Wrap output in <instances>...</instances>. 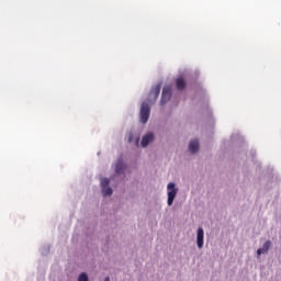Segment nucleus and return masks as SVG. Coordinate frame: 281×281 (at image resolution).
Here are the masks:
<instances>
[{"label":"nucleus","mask_w":281,"mask_h":281,"mask_svg":"<svg viewBox=\"0 0 281 281\" xmlns=\"http://www.w3.org/2000/svg\"><path fill=\"white\" fill-rule=\"evenodd\" d=\"M140 122L142 124H146L150 117V105L148 102H143L140 106Z\"/></svg>","instance_id":"1"},{"label":"nucleus","mask_w":281,"mask_h":281,"mask_svg":"<svg viewBox=\"0 0 281 281\" xmlns=\"http://www.w3.org/2000/svg\"><path fill=\"white\" fill-rule=\"evenodd\" d=\"M168 189V205H172V203H175V199L177 198V192H179V189H176V186L173 182H170L167 186Z\"/></svg>","instance_id":"2"},{"label":"nucleus","mask_w":281,"mask_h":281,"mask_svg":"<svg viewBox=\"0 0 281 281\" xmlns=\"http://www.w3.org/2000/svg\"><path fill=\"white\" fill-rule=\"evenodd\" d=\"M170 98H172V88H170V86H166L162 89L160 104H166V102H168L170 100Z\"/></svg>","instance_id":"3"},{"label":"nucleus","mask_w":281,"mask_h":281,"mask_svg":"<svg viewBox=\"0 0 281 281\" xmlns=\"http://www.w3.org/2000/svg\"><path fill=\"white\" fill-rule=\"evenodd\" d=\"M159 93H161V85H156L149 92V102H156Z\"/></svg>","instance_id":"4"},{"label":"nucleus","mask_w":281,"mask_h":281,"mask_svg":"<svg viewBox=\"0 0 281 281\" xmlns=\"http://www.w3.org/2000/svg\"><path fill=\"white\" fill-rule=\"evenodd\" d=\"M205 236V232L203 231L202 227L198 228V235H196V244L199 249H203V238Z\"/></svg>","instance_id":"5"},{"label":"nucleus","mask_w":281,"mask_h":281,"mask_svg":"<svg viewBox=\"0 0 281 281\" xmlns=\"http://www.w3.org/2000/svg\"><path fill=\"white\" fill-rule=\"evenodd\" d=\"M155 139V136L153 135V133H148L147 135L143 136L140 146L143 148H146V146H148V144H150V142H153Z\"/></svg>","instance_id":"6"},{"label":"nucleus","mask_w":281,"mask_h":281,"mask_svg":"<svg viewBox=\"0 0 281 281\" xmlns=\"http://www.w3.org/2000/svg\"><path fill=\"white\" fill-rule=\"evenodd\" d=\"M269 249H271V240H267V241L263 244L262 248H259V249L257 250V255H258V256H262V254H267V251H269Z\"/></svg>","instance_id":"7"},{"label":"nucleus","mask_w":281,"mask_h":281,"mask_svg":"<svg viewBox=\"0 0 281 281\" xmlns=\"http://www.w3.org/2000/svg\"><path fill=\"white\" fill-rule=\"evenodd\" d=\"M186 79L179 77L178 79H176V87L178 89V91H183V89H186Z\"/></svg>","instance_id":"8"},{"label":"nucleus","mask_w":281,"mask_h":281,"mask_svg":"<svg viewBox=\"0 0 281 281\" xmlns=\"http://www.w3.org/2000/svg\"><path fill=\"white\" fill-rule=\"evenodd\" d=\"M190 153H196L199 150V140L193 139L189 143Z\"/></svg>","instance_id":"9"},{"label":"nucleus","mask_w":281,"mask_h":281,"mask_svg":"<svg viewBox=\"0 0 281 281\" xmlns=\"http://www.w3.org/2000/svg\"><path fill=\"white\" fill-rule=\"evenodd\" d=\"M123 170H124V162H122V160H117L116 166H115L116 175L122 173Z\"/></svg>","instance_id":"10"},{"label":"nucleus","mask_w":281,"mask_h":281,"mask_svg":"<svg viewBox=\"0 0 281 281\" xmlns=\"http://www.w3.org/2000/svg\"><path fill=\"white\" fill-rule=\"evenodd\" d=\"M102 194H103V196H111V194H113V189H111L109 187H103Z\"/></svg>","instance_id":"11"},{"label":"nucleus","mask_w":281,"mask_h":281,"mask_svg":"<svg viewBox=\"0 0 281 281\" xmlns=\"http://www.w3.org/2000/svg\"><path fill=\"white\" fill-rule=\"evenodd\" d=\"M110 183H111V181L109 180V178L101 179V188H109Z\"/></svg>","instance_id":"12"},{"label":"nucleus","mask_w":281,"mask_h":281,"mask_svg":"<svg viewBox=\"0 0 281 281\" xmlns=\"http://www.w3.org/2000/svg\"><path fill=\"white\" fill-rule=\"evenodd\" d=\"M78 281H89V277L83 272L79 276Z\"/></svg>","instance_id":"13"},{"label":"nucleus","mask_w":281,"mask_h":281,"mask_svg":"<svg viewBox=\"0 0 281 281\" xmlns=\"http://www.w3.org/2000/svg\"><path fill=\"white\" fill-rule=\"evenodd\" d=\"M128 142H130V143L133 142V134H130V135H128Z\"/></svg>","instance_id":"14"},{"label":"nucleus","mask_w":281,"mask_h":281,"mask_svg":"<svg viewBox=\"0 0 281 281\" xmlns=\"http://www.w3.org/2000/svg\"><path fill=\"white\" fill-rule=\"evenodd\" d=\"M104 281H110L109 277H106Z\"/></svg>","instance_id":"15"}]
</instances>
